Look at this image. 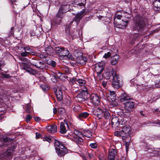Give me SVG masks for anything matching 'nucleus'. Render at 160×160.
<instances>
[{
  "label": "nucleus",
  "mask_w": 160,
  "mask_h": 160,
  "mask_svg": "<svg viewBox=\"0 0 160 160\" xmlns=\"http://www.w3.org/2000/svg\"><path fill=\"white\" fill-rule=\"evenodd\" d=\"M103 111V110L99 108H98L93 110L92 112L93 114L98 118L101 119L102 118Z\"/></svg>",
  "instance_id": "obj_19"
},
{
  "label": "nucleus",
  "mask_w": 160,
  "mask_h": 160,
  "mask_svg": "<svg viewBox=\"0 0 160 160\" xmlns=\"http://www.w3.org/2000/svg\"><path fill=\"white\" fill-rule=\"evenodd\" d=\"M43 139H44V141H48L49 142H51V139H50V138L49 137H45Z\"/></svg>",
  "instance_id": "obj_57"
},
{
  "label": "nucleus",
  "mask_w": 160,
  "mask_h": 160,
  "mask_svg": "<svg viewBox=\"0 0 160 160\" xmlns=\"http://www.w3.org/2000/svg\"><path fill=\"white\" fill-rule=\"evenodd\" d=\"M69 6L68 5H63L59 9L65 13L69 11L70 10L69 9Z\"/></svg>",
  "instance_id": "obj_35"
},
{
  "label": "nucleus",
  "mask_w": 160,
  "mask_h": 160,
  "mask_svg": "<svg viewBox=\"0 0 160 160\" xmlns=\"http://www.w3.org/2000/svg\"><path fill=\"white\" fill-rule=\"evenodd\" d=\"M119 99L121 102L126 101L127 102L128 100L131 99V97L125 92H123L121 94L119 97Z\"/></svg>",
  "instance_id": "obj_18"
},
{
  "label": "nucleus",
  "mask_w": 160,
  "mask_h": 160,
  "mask_svg": "<svg viewBox=\"0 0 160 160\" xmlns=\"http://www.w3.org/2000/svg\"><path fill=\"white\" fill-rule=\"evenodd\" d=\"M56 150L58 156L61 157H63L68 152L67 148L62 146L61 148L56 149Z\"/></svg>",
  "instance_id": "obj_14"
},
{
  "label": "nucleus",
  "mask_w": 160,
  "mask_h": 160,
  "mask_svg": "<svg viewBox=\"0 0 160 160\" xmlns=\"http://www.w3.org/2000/svg\"><path fill=\"white\" fill-rule=\"evenodd\" d=\"M122 17V16L118 14H116L115 15V18L114 19V23L116 25V22L115 21H118L119 22L121 20H120V18Z\"/></svg>",
  "instance_id": "obj_36"
},
{
  "label": "nucleus",
  "mask_w": 160,
  "mask_h": 160,
  "mask_svg": "<svg viewBox=\"0 0 160 160\" xmlns=\"http://www.w3.org/2000/svg\"><path fill=\"white\" fill-rule=\"evenodd\" d=\"M105 65L104 62H101L95 65V70L97 73V78L102 80V72L104 70Z\"/></svg>",
  "instance_id": "obj_2"
},
{
  "label": "nucleus",
  "mask_w": 160,
  "mask_h": 160,
  "mask_svg": "<svg viewBox=\"0 0 160 160\" xmlns=\"http://www.w3.org/2000/svg\"><path fill=\"white\" fill-rule=\"evenodd\" d=\"M152 123L160 125V120H158L155 121H152Z\"/></svg>",
  "instance_id": "obj_59"
},
{
  "label": "nucleus",
  "mask_w": 160,
  "mask_h": 160,
  "mask_svg": "<svg viewBox=\"0 0 160 160\" xmlns=\"http://www.w3.org/2000/svg\"><path fill=\"white\" fill-rule=\"evenodd\" d=\"M54 53L62 57L68 54L69 51L68 49L63 47H56L54 48Z\"/></svg>",
  "instance_id": "obj_4"
},
{
  "label": "nucleus",
  "mask_w": 160,
  "mask_h": 160,
  "mask_svg": "<svg viewBox=\"0 0 160 160\" xmlns=\"http://www.w3.org/2000/svg\"><path fill=\"white\" fill-rule=\"evenodd\" d=\"M31 52H26V51H25L24 52H22L20 55H21L22 57H27L28 56L29 54H30V53Z\"/></svg>",
  "instance_id": "obj_47"
},
{
  "label": "nucleus",
  "mask_w": 160,
  "mask_h": 160,
  "mask_svg": "<svg viewBox=\"0 0 160 160\" xmlns=\"http://www.w3.org/2000/svg\"><path fill=\"white\" fill-rule=\"evenodd\" d=\"M87 95V89L85 88V90H82L77 95L76 97V100L79 102L84 101L86 99Z\"/></svg>",
  "instance_id": "obj_9"
},
{
  "label": "nucleus",
  "mask_w": 160,
  "mask_h": 160,
  "mask_svg": "<svg viewBox=\"0 0 160 160\" xmlns=\"http://www.w3.org/2000/svg\"><path fill=\"white\" fill-rule=\"evenodd\" d=\"M63 57H67L69 59H72L73 57L69 53L66 56H64Z\"/></svg>",
  "instance_id": "obj_61"
},
{
  "label": "nucleus",
  "mask_w": 160,
  "mask_h": 160,
  "mask_svg": "<svg viewBox=\"0 0 160 160\" xmlns=\"http://www.w3.org/2000/svg\"><path fill=\"white\" fill-rule=\"evenodd\" d=\"M57 77L58 76L55 73L52 74L51 78L52 81L53 82H56L57 81Z\"/></svg>",
  "instance_id": "obj_39"
},
{
  "label": "nucleus",
  "mask_w": 160,
  "mask_h": 160,
  "mask_svg": "<svg viewBox=\"0 0 160 160\" xmlns=\"http://www.w3.org/2000/svg\"><path fill=\"white\" fill-rule=\"evenodd\" d=\"M114 135L115 136L118 137L122 136V134L121 133V131H116L114 133Z\"/></svg>",
  "instance_id": "obj_49"
},
{
  "label": "nucleus",
  "mask_w": 160,
  "mask_h": 160,
  "mask_svg": "<svg viewBox=\"0 0 160 160\" xmlns=\"http://www.w3.org/2000/svg\"><path fill=\"white\" fill-rule=\"evenodd\" d=\"M54 144L56 150V149L61 148L62 146L63 147H65L62 142L56 140H54Z\"/></svg>",
  "instance_id": "obj_29"
},
{
  "label": "nucleus",
  "mask_w": 160,
  "mask_h": 160,
  "mask_svg": "<svg viewBox=\"0 0 160 160\" xmlns=\"http://www.w3.org/2000/svg\"><path fill=\"white\" fill-rule=\"evenodd\" d=\"M14 29V28L13 27L11 28V32H10V35H13L14 34V31H13Z\"/></svg>",
  "instance_id": "obj_64"
},
{
  "label": "nucleus",
  "mask_w": 160,
  "mask_h": 160,
  "mask_svg": "<svg viewBox=\"0 0 160 160\" xmlns=\"http://www.w3.org/2000/svg\"><path fill=\"white\" fill-rule=\"evenodd\" d=\"M11 139L8 138H5L3 139V145H0V147L3 148L5 147V145L9 144L11 143Z\"/></svg>",
  "instance_id": "obj_30"
},
{
  "label": "nucleus",
  "mask_w": 160,
  "mask_h": 160,
  "mask_svg": "<svg viewBox=\"0 0 160 160\" xmlns=\"http://www.w3.org/2000/svg\"><path fill=\"white\" fill-rule=\"evenodd\" d=\"M102 118H103L106 119H110L111 117L110 113L108 110L107 109H104L103 111Z\"/></svg>",
  "instance_id": "obj_25"
},
{
  "label": "nucleus",
  "mask_w": 160,
  "mask_h": 160,
  "mask_svg": "<svg viewBox=\"0 0 160 160\" xmlns=\"http://www.w3.org/2000/svg\"><path fill=\"white\" fill-rule=\"evenodd\" d=\"M116 94L114 91H110L108 97V99L110 102H114L116 100Z\"/></svg>",
  "instance_id": "obj_20"
},
{
  "label": "nucleus",
  "mask_w": 160,
  "mask_h": 160,
  "mask_svg": "<svg viewBox=\"0 0 160 160\" xmlns=\"http://www.w3.org/2000/svg\"><path fill=\"white\" fill-rule=\"evenodd\" d=\"M90 100L95 106H98L100 104L99 97L95 94H92L90 96Z\"/></svg>",
  "instance_id": "obj_15"
},
{
  "label": "nucleus",
  "mask_w": 160,
  "mask_h": 160,
  "mask_svg": "<svg viewBox=\"0 0 160 160\" xmlns=\"http://www.w3.org/2000/svg\"><path fill=\"white\" fill-rule=\"evenodd\" d=\"M62 20V18H59L56 16V18H55L53 20H52V22H51L52 25H59L60 24V22H61Z\"/></svg>",
  "instance_id": "obj_27"
},
{
  "label": "nucleus",
  "mask_w": 160,
  "mask_h": 160,
  "mask_svg": "<svg viewBox=\"0 0 160 160\" xmlns=\"http://www.w3.org/2000/svg\"><path fill=\"white\" fill-rule=\"evenodd\" d=\"M29 62L37 68H41L42 65L43 64V63L40 62L39 60L37 59H32V60L29 61Z\"/></svg>",
  "instance_id": "obj_17"
},
{
  "label": "nucleus",
  "mask_w": 160,
  "mask_h": 160,
  "mask_svg": "<svg viewBox=\"0 0 160 160\" xmlns=\"http://www.w3.org/2000/svg\"><path fill=\"white\" fill-rule=\"evenodd\" d=\"M111 55V54L110 52H108L106 53H105L103 57L107 59L109 57H110Z\"/></svg>",
  "instance_id": "obj_53"
},
{
  "label": "nucleus",
  "mask_w": 160,
  "mask_h": 160,
  "mask_svg": "<svg viewBox=\"0 0 160 160\" xmlns=\"http://www.w3.org/2000/svg\"><path fill=\"white\" fill-rule=\"evenodd\" d=\"M104 72L102 73V80L103 78L106 79H108L111 77H112L113 78V76L114 75V72L112 68H110L104 70Z\"/></svg>",
  "instance_id": "obj_6"
},
{
  "label": "nucleus",
  "mask_w": 160,
  "mask_h": 160,
  "mask_svg": "<svg viewBox=\"0 0 160 160\" xmlns=\"http://www.w3.org/2000/svg\"><path fill=\"white\" fill-rule=\"evenodd\" d=\"M49 64L50 66H51L53 67L56 66V63L55 61L51 60L49 62Z\"/></svg>",
  "instance_id": "obj_52"
},
{
  "label": "nucleus",
  "mask_w": 160,
  "mask_h": 160,
  "mask_svg": "<svg viewBox=\"0 0 160 160\" xmlns=\"http://www.w3.org/2000/svg\"><path fill=\"white\" fill-rule=\"evenodd\" d=\"M88 13L87 10L86 9H83L80 12L78 13L73 18V20L70 23L71 24L73 21L78 22L83 17Z\"/></svg>",
  "instance_id": "obj_5"
},
{
  "label": "nucleus",
  "mask_w": 160,
  "mask_h": 160,
  "mask_svg": "<svg viewBox=\"0 0 160 160\" xmlns=\"http://www.w3.org/2000/svg\"><path fill=\"white\" fill-rule=\"evenodd\" d=\"M62 91L59 88L58 90H56L55 94L58 100L59 101H61L63 99V95Z\"/></svg>",
  "instance_id": "obj_23"
},
{
  "label": "nucleus",
  "mask_w": 160,
  "mask_h": 160,
  "mask_svg": "<svg viewBox=\"0 0 160 160\" xmlns=\"http://www.w3.org/2000/svg\"><path fill=\"white\" fill-rule=\"evenodd\" d=\"M112 87L115 89H118L121 86L120 84V78L118 74L116 72L115 73L114 75L112 78Z\"/></svg>",
  "instance_id": "obj_10"
},
{
  "label": "nucleus",
  "mask_w": 160,
  "mask_h": 160,
  "mask_svg": "<svg viewBox=\"0 0 160 160\" xmlns=\"http://www.w3.org/2000/svg\"><path fill=\"white\" fill-rule=\"evenodd\" d=\"M77 82L80 86H82L85 84L86 81L82 79H77Z\"/></svg>",
  "instance_id": "obj_40"
},
{
  "label": "nucleus",
  "mask_w": 160,
  "mask_h": 160,
  "mask_svg": "<svg viewBox=\"0 0 160 160\" xmlns=\"http://www.w3.org/2000/svg\"><path fill=\"white\" fill-rule=\"evenodd\" d=\"M31 109V107L30 105L29 104H27L26 106L25 109L26 111L28 113H30V110Z\"/></svg>",
  "instance_id": "obj_46"
},
{
  "label": "nucleus",
  "mask_w": 160,
  "mask_h": 160,
  "mask_svg": "<svg viewBox=\"0 0 160 160\" xmlns=\"http://www.w3.org/2000/svg\"><path fill=\"white\" fill-rule=\"evenodd\" d=\"M10 2L11 3V5L12 7L13 11L15 13H17V11H18V8L16 4V0H10Z\"/></svg>",
  "instance_id": "obj_33"
},
{
  "label": "nucleus",
  "mask_w": 160,
  "mask_h": 160,
  "mask_svg": "<svg viewBox=\"0 0 160 160\" xmlns=\"http://www.w3.org/2000/svg\"><path fill=\"white\" fill-rule=\"evenodd\" d=\"M119 58V55L115 54L111 57V63L113 65H115L118 63V61Z\"/></svg>",
  "instance_id": "obj_24"
},
{
  "label": "nucleus",
  "mask_w": 160,
  "mask_h": 160,
  "mask_svg": "<svg viewBox=\"0 0 160 160\" xmlns=\"http://www.w3.org/2000/svg\"><path fill=\"white\" fill-rule=\"evenodd\" d=\"M125 105V112L127 113V114H125V115H129V113L132 111V109L135 108V103L133 102H126Z\"/></svg>",
  "instance_id": "obj_8"
},
{
  "label": "nucleus",
  "mask_w": 160,
  "mask_h": 160,
  "mask_svg": "<svg viewBox=\"0 0 160 160\" xmlns=\"http://www.w3.org/2000/svg\"><path fill=\"white\" fill-rule=\"evenodd\" d=\"M80 137L79 136H78L77 135H76L74 137V142L78 144V142L79 139H78V138Z\"/></svg>",
  "instance_id": "obj_55"
},
{
  "label": "nucleus",
  "mask_w": 160,
  "mask_h": 160,
  "mask_svg": "<svg viewBox=\"0 0 160 160\" xmlns=\"http://www.w3.org/2000/svg\"><path fill=\"white\" fill-rule=\"evenodd\" d=\"M32 116L30 115H28L26 116V122L28 123L31 120V119L32 118Z\"/></svg>",
  "instance_id": "obj_48"
},
{
  "label": "nucleus",
  "mask_w": 160,
  "mask_h": 160,
  "mask_svg": "<svg viewBox=\"0 0 160 160\" xmlns=\"http://www.w3.org/2000/svg\"><path fill=\"white\" fill-rule=\"evenodd\" d=\"M89 115V113L86 112H84L78 114L77 117L79 119L82 120V118H86Z\"/></svg>",
  "instance_id": "obj_26"
},
{
  "label": "nucleus",
  "mask_w": 160,
  "mask_h": 160,
  "mask_svg": "<svg viewBox=\"0 0 160 160\" xmlns=\"http://www.w3.org/2000/svg\"><path fill=\"white\" fill-rule=\"evenodd\" d=\"M48 131L49 133H54L57 131V127L55 125L49 127L48 128Z\"/></svg>",
  "instance_id": "obj_32"
},
{
  "label": "nucleus",
  "mask_w": 160,
  "mask_h": 160,
  "mask_svg": "<svg viewBox=\"0 0 160 160\" xmlns=\"http://www.w3.org/2000/svg\"><path fill=\"white\" fill-rule=\"evenodd\" d=\"M27 72L29 73L30 74L34 75L36 73V71L32 69V68H26V69L25 70Z\"/></svg>",
  "instance_id": "obj_42"
},
{
  "label": "nucleus",
  "mask_w": 160,
  "mask_h": 160,
  "mask_svg": "<svg viewBox=\"0 0 160 160\" xmlns=\"http://www.w3.org/2000/svg\"><path fill=\"white\" fill-rule=\"evenodd\" d=\"M74 54L76 57V62L77 63L82 65L85 63L87 58L82 56V54L81 52H78V51H76L74 52Z\"/></svg>",
  "instance_id": "obj_3"
},
{
  "label": "nucleus",
  "mask_w": 160,
  "mask_h": 160,
  "mask_svg": "<svg viewBox=\"0 0 160 160\" xmlns=\"http://www.w3.org/2000/svg\"><path fill=\"white\" fill-rule=\"evenodd\" d=\"M22 64L23 66L22 69L24 70L28 68L29 67V66L28 65V64L27 63H22Z\"/></svg>",
  "instance_id": "obj_50"
},
{
  "label": "nucleus",
  "mask_w": 160,
  "mask_h": 160,
  "mask_svg": "<svg viewBox=\"0 0 160 160\" xmlns=\"http://www.w3.org/2000/svg\"><path fill=\"white\" fill-rule=\"evenodd\" d=\"M60 132L62 134H64L66 132L67 130H66L64 123L63 122H61L60 123Z\"/></svg>",
  "instance_id": "obj_34"
},
{
  "label": "nucleus",
  "mask_w": 160,
  "mask_h": 160,
  "mask_svg": "<svg viewBox=\"0 0 160 160\" xmlns=\"http://www.w3.org/2000/svg\"><path fill=\"white\" fill-rule=\"evenodd\" d=\"M40 88L42 89V90L45 91L48 89V88L47 85L44 84V85H40Z\"/></svg>",
  "instance_id": "obj_44"
},
{
  "label": "nucleus",
  "mask_w": 160,
  "mask_h": 160,
  "mask_svg": "<svg viewBox=\"0 0 160 160\" xmlns=\"http://www.w3.org/2000/svg\"><path fill=\"white\" fill-rule=\"evenodd\" d=\"M39 57L42 59L43 61H45V62H47L48 61L47 58H48V57L46 55H43L42 54H41L39 55Z\"/></svg>",
  "instance_id": "obj_43"
},
{
  "label": "nucleus",
  "mask_w": 160,
  "mask_h": 160,
  "mask_svg": "<svg viewBox=\"0 0 160 160\" xmlns=\"http://www.w3.org/2000/svg\"><path fill=\"white\" fill-rule=\"evenodd\" d=\"M102 84L104 88H105L107 85V82L104 81L102 82Z\"/></svg>",
  "instance_id": "obj_62"
},
{
  "label": "nucleus",
  "mask_w": 160,
  "mask_h": 160,
  "mask_svg": "<svg viewBox=\"0 0 160 160\" xmlns=\"http://www.w3.org/2000/svg\"><path fill=\"white\" fill-rule=\"evenodd\" d=\"M71 102L70 100H67V101L65 103V104L67 106H69L70 105Z\"/></svg>",
  "instance_id": "obj_60"
},
{
  "label": "nucleus",
  "mask_w": 160,
  "mask_h": 160,
  "mask_svg": "<svg viewBox=\"0 0 160 160\" xmlns=\"http://www.w3.org/2000/svg\"><path fill=\"white\" fill-rule=\"evenodd\" d=\"M70 82L72 85L77 83V79L76 78H73L70 79Z\"/></svg>",
  "instance_id": "obj_45"
},
{
  "label": "nucleus",
  "mask_w": 160,
  "mask_h": 160,
  "mask_svg": "<svg viewBox=\"0 0 160 160\" xmlns=\"http://www.w3.org/2000/svg\"><path fill=\"white\" fill-rule=\"evenodd\" d=\"M83 133L82 134V136H85L88 138H90L92 136V132L88 129L83 130Z\"/></svg>",
  "instance_id": "obj_28"
},
{
  "label": "nucleus",
  "mask_w": 160,
  "mask_h": 160,
  "mask_svg": "<svg viewBox=\"0 0 160 160\" xmlns=\"http://www.w3.org/2000/svg\"><path fill=\"white\" fill-rule=\"evenodd\" d=\"M64 12L59 9L56 16L62 19L64 17Z\"/></svg>",
  "instance_id": "obj_41"
},
{
  "label": "nucleus",
  "mask_w": 160,
  "mask_h": 160,
  "mask_svg": "<svg viewBox=\"0 0 160 160\" xmlns=\"http://www.w3.org/2000/svg\"><path fill=\"white\" fill-rule=\"evenodd\" d=\"M66 36L67 38L73 39L77 35V31L75 29L71 30L69 27H67L65 28Z\"/></svg>",
  "instance_id": "obj_7"
},
{
  "label": "nucleus",
  "mask_w": 160,
  "mask_h": 160,
  "mask_svg": "<svg viewBox=\"0 0 160 160\" xmlns=\"http://www.w3.org/2000/svg\"><path fill=\"white\" fill-rule=\"evenodd\" d=\"M130 142H125V146L126 148V150H128V146Z\"/></svg>",
  "instance_id": "obj_58"
},
{
  "label": "nucleus",
  "mask_w": 160,
  "mask_h": 160,
  "mask_svg": "<svg viewBox=\"0 0 160 160\" xmlns=\"http://www.w3.org/2000/svg\"><path fill=\"white\" fill-rule=\"evenodd\" d=\"M74 6L77 8L81 9L85 8L86 3V0H74Z\"/></svg>",
  "instance_id": "obj_12"
},
{
  "label": "nucleus",
  "mask_w": 160,
  "mask_h": 160,
  "mask_svg": "<svg viewBox=\"0 0 160 160\" xmlns=\"http://www.w3.org/2000/svg\"><path fill=\"white\" fill-rule=\"evenodd\" d=\"M89 146L92 148H95L97 147V144L96 143H90Z\"/></svg>",
  "instance_id": "obj_51"
},
{
  "label": "nucleus",
  "mask_w": 160,
  "mask_h": 160,
  "mask_svg": "<svg viewBox=\"0 0 160 160\" xmlns=\"http://www.w3.org/2000/svg\"><path fill=\"white\" fill-rule=\"evenodd\" d=\"M23 49L25 51H29L28 52H31L30 54L32 55H34L35 52H34L32 50V49L30 48L29 47H24L23 48Z\"/></svg>",
  "instance_id": "obj_38"
},
{
  "label": "nucleus",
  "mask_w": 160,
  "mask_h": 160,
  "mask_svg": "<svg viewBox=\"0 0 160 160\" xmlns=\"http://www.w3.org/2000/svg\"><path fill=\"white\" fill-rule=\"evenodd\" d=\"M78 139H79L78 142V144L81 145L82 144V143L83 142V139L80 137H79L78 138Z\"/></svg>",
  "instance_id": "obj_56"
},
{
  "label": "nucleus",
  "mask_w": 160,
  "mask_h": 160,
  "mask_svg": "<svg viewBox=\"0 0 160 160\" xmlns=\"http://www.w3.org/2000/svg\"><path fill=\"white\" fill-rule=\"evenodd\" d=\"M153 112L156 114L160 116V110L158 108L154 110L153 111Z\"/></svg>",
  "instance_id": "obj_54"
},
{
  "label": "nucleus",
  "mask_w": 160,
  "mask_h": 160,
  "mask_svg": "<svg viewBox=\"0 0 160 160\" xmlns=\"http://www.w3.org/2000/svg\"><path fill=\"white\" fill-rule=\"evenodd\" d=\"M135 33V34L134 35V37H135V38L133 37V39H135L136 38H138V37L139 34H138V33Z\"/></svg>",
  "instance_id": "obj_63"
},
{
  "label": "nucleus",
  "mask_w": 160,
  "mask_h": 160,
  "mask_svg": "<svg viewBox=\"0 0 160 160\" xmlns=\"http://www.w3.org/2000/svg\"><path fill=\"white\" fill-rule=\"evenodd\" d=\"M112 127L116 128L118 127L119 125V119L117 117H113L111 121Z\"/></svg>",
  "instance_id": "obj_22"
},
{
  "label": "nucleus",
  "mask_w": 160,
  "mask_h": 160,
  "mask_svg": "<svg viewBox=\"0 0 160 160\" xmlns=\"http://www.w3.org/2000/svg\"><path fill=\"white\" fill-rule=\"evenodd\" d=\"M117 154V152L114 149H112L109 150L108 156V160H114Z\"/></svg>",
  "instance_id": "obj_21"
},
{
  "label": "nucleus",
  "mask_w": 160,
  "mask_h": 160,
  "mask_svg": "<svg viewBox=\"0 0 160 160\" xmlns=\"http://www.w3.org/2000/svg\"><path fill=\"white\" fill-rule=\"evenodd\" d=\"M116 22V27L124 29L127 26L128 23V21L126 20L125 21L122 20L119 22L118 21H115Z\"/></svg>",
  "instance_id": "obj_16"
},
{
  "label": "nucleus",
  "mask_w": 160,
  "mask_h": 160,
  "mask_svg": "<svg viewBox=\"0 0 160 160\" xmlns=\"http://www.w3.org/2000/svg\"><path fill=\"white\" fill-rule=\"evenodd\" d=\"M44 50L47 54L51 55L52 53H54V48H52L51 47L46 48Z\"/></svg>",
  "instance_id": "obj_31"
},
{
  "label": "nucleus",
  "mask_w": 160,
  "mask_h": 160,
  "mask_svg": "<svg viewBox=\"0 0 160 160\" xmlns=\"http://www.w3.org/2000/svg\"><path fill=\"white\" fill-rule=\"evenodd\" d=\"M147 19L139 14L136 15L131 27L132 31L135 32H141L144 30Z\"/></svg>",
  "instance_id": "obj_1"
},
{
  "label": "nucleus",
  "mask_w": 160,
  "mask_h": 160,
  "mask_svg": "<svg viewBox=\"0 0 160 160\" xmlns=\"http://www.w3.org/2000/svg\"><path fill=\"white\" fill-rule=\"evenodd\" d=\"M131 128L128 126L123 127L121 130V133L122 134V139L129 138L130 136L129 132H131Z\"/></svg>",
  "instance_id": "obj_11"
},
{
  "label": "nucleus",
  "mask_w": 160,
  "mask_h": 160,
  "mask_svg": "<svg viewBox=\"0 0 160 160\" xmlns=\"http://www.w3.org/2000/svg\"><path fill=\"white\" fill-rule=\"evenodd\" d=\"M153 5L157 9H160V0H155Z\"/></svg>",
  "instance_id": "obj_37"
},
{
  "label": "nucleus",
  "mask_w": 160,
  "mask_h": 160,
  "mask_svg": "<svg viewBox=\"0 0 160 160\" xmlns=\"http://www.w3.org/2000/svg\"><path fill=\"white\" fill-rule=\"evenodd\" d=\"M13 154V150L8 149L0 155V158L1 159H8Z\"/></svg>",
  "instance_id": "obj_13"
}]
</instances>
